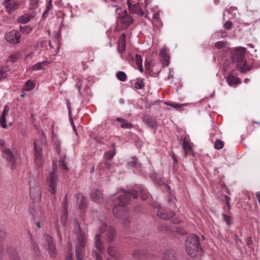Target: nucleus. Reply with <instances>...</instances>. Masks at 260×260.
<instances>
[{
	"instance_id": "f257e3e1",
	"label": "nucleus",
	"mask_w": 260,
	"mask_h": 260,
	"mask_svg": "<svg viewBox=\"0 0 260 260\" xmlns=\"http://www.w3.org/2000/svg\"><path fill=\"white\" fill-rule=\"evenodd\" d=\"M245 50L243 48H237L231 51V58L234 62L238 63L237 70L242 73L250 71L254 64H248L245 60Z\"/></svg>"
},
{
	"instance_id": "f03ea898",
	"label": "nucleus",
	"mask_w": 260,
	"mask_h": 260,
	"mask_svg": "<svg viewBox=\"0 0 260 260\" xmlns=\"http://www.w3.org/2000/svg\"><path fill=\"white\" fill-rule=\"evenodd\" d=\"M122 191L124 193V194L118 198L117 200L116 205L114 206L113 209V214L117 217H119L123 212V211L120 209L119 208L124 207L129 204L131 200V196H132L133 198L135 199L138 197V194L137 191L134 189H131L126 191L124 189H123Z\"/></svg>"
},
{
	"instance_id": "7ed1b4c3",
	"label": "nucleus",
	"mask_w": 260,
	"mask_h": 260,
	"mask_svg": "<svg viewBox=\"0 0 260 260\" xmlns=\"http://www.w3.org/2000/svg\"><path fill=\"white\" fill-rule=\"evenodd\" d=\"M74 233L76 234L77 239L75 246L76 257L77 260H82L83 250L86 242L87 235L85 232L81 230L79 224L75 226Z\"/></svg>"
},
{
	"instance_id": "20e7f679",
	"label": "nucleus",
	"mask_w": 260,
	"mask_h": 260,
	"mask_svg": "<svg viewBox=\"0 0 260 260\" xmlns=\"http://www.w3.org/2000/svg\"><path fill=\"white\" fill-rule=\"evenodd\" d=\"M185 246L188 254L192 258L197 257L199 250H202L199 237L194 234L190 235L186 238Z\"/></svg>"
},
{
	"instance_id": "39448f33",
	"label": "nucleus",
	"mask_w": 260,
	"mask_h": 260,
	"mask_svg": "<svg viewBox=\"0 0 260 260\" xmlns=\"http://www.w3.org/2000/svg\"><path fill=\"white\" fill-rule=\"evenodd\" d=\"M112 7H115L116 13L118 14L117 17V24L122 29L127 28L133 22V18L129 15L127 11L125 10L122 12L121 11V8L116 5H111Z\"/></svg>"
},
{
	"instance_id": "423d86ee",
	"label": "nucleus",
	"mask_w": 260,
	"mask_h": 260,
	"mask_svg": "<svg viewBox=\"0 0 260 260\" xmlns=\"http://www.w3.org/2000/svg\"><path fill=\"white\" fill-rule=\"evenodd\" d=\"M57 166L53 165L52 172L48 175L47 183L48 186V191L52 194H55L57 190L58 178L56 175Z\"/></svg>"
},
{
	"instance_id": "0eeeda50",
	"label": "nucleus",
	"mask_w": 260,
	"mask_h": 260,
	"mask_svg": "<svg viewBox=\"0 0 260 260\" xmlns=\"http://www.w3.org/2000/svg\"><path fill=\"white\" fill-rule=\"evenodd\" d=\"M45 240V246L51 257H55L57 255V250L53 238L47 234L43 235Z\"/></svg>"
},
{
	"instance_id": "6e6552de",
	"label": "nucleus",
	"mask_w": 260,
	"mask_h": 260,
	"mask_svg": "<svg viewBox=\"0 0 260 260\" xmlns=\"http://www.w3.org/2000/svg\"><path fill=\"white\" fill-rule=\"evenodd\" d=\"M29 185V192L31 198L35 202L40 201L41 197V192L38 183L35 182V180H30Z\"/></svg>"
},
{
	"instance_id": "1a4fd4ad",
	"label": "nucleus",
	"mask_w": 260,
	"mask_h": 260,
	"mask_svg": "<svg viewBox=\"0 0 260 260\" xmlns=\"http://www.w3.org/2000/svg\"><path fill=\"white\" fill-rule=\"evenodd\" d=\"M100 232L101 233H106V240L109 243H111L114 239L116 235L115 230L109 226L108 228L105 223H102L100 228Z\"/></svg>"
},
{
	"instance_id": "9d476101",
	"label": "nucleus",
	"mask_w": 260,
	"mask_h": 260,
	"mask_svg": "<svg viewBox=\"0 0 260 260\" xmlns=\"http://www.w3.org/2000/svg\"><path fill=\"white\" fill-rule=\"evenodd\" d=\"M34 150H35V162L37 166H40L43 162L42 146L40 143L39 140H36L34 142Z\"/></svg>"
},
{
	"instance_id": "9b49d317",
	"label": "nucleus",
	"mask_w": 260,
	"mask_h": 260,
	"mask_svg": "<svg viewBox=\"0 0 260 260\" xmlns=\"http://www.w3.org/2000/svg\"><path fill=\"white\" fill-rule=\"evenodd\" d=\"M21 35L20 33L16 30H13L5 34V38L7 42L12 44H18L20 42Z\"/></svg>"
},
{
	"instance_id": "f8f14e48",
	"label": "nucleus",
	"mask_w": 260,
	"mask_h": 260,
	"mask_svg": "<svg viewBox=\"0 0 260 260\" xmlns=\"http://www.w3.org/2000/svg\"><path fill=\"white\" fill-rule=\"evenodd\" d=\"M127 5L130 13L137 14L141 16H143L144 13L140 8L139 3H134L132 0H127Z\"/></svg>"
},
{
	"instance_id": "ddd939ff",
	"label": "nucleus",
	"mask_w": 260,
	"mask_h": 260,
	"mask_svg": "<svg viewBox=\"0 0 260 260\" xmlns=\"http://www.w3.org/2000/svg\"><path fill=\"white\" fill-rule=\"evenodd\" d=\"M11 0H5L3 5L5 6L6 11L10 14H12L18 8V5L16 3H9Z\"/></svg>"
},
{
	"instance_id": "4468645a",
	"label": "nucleus",
	"mask_w": 260,
	"mask_h": 260,
	"mask_svg": "<svg viewBox=\"0 0 260 260\" xmlns=\"http://www.w3.org/2000/svg\"><path fill=\"white\" fill-rule=\"evenodd\" d=\"M90 198L96 203H101L103 201V195L99 189H94L90 193Z\"/></svg>"
},
{
	"instance_id": "2eb2a0df",
	"label": "nucleus",
	"mask_w": 260,
	"mask_h": 260,
	"mask_svg": "<svg viewBox=\"0 0 260 260\" xmlns=\"http://www.w3.org/2000/svg\"><path fill=\"white\" fill-rule=\"evenodd\" d=\"M7 251L10 260H19L18 252L13 246H9Z\"/></svg>"
},
{
	"instance_id": "dca6fc26",
	"label": "nucleus",
	"mask_w": 260,
	"mask_h": 260,
	"mask_svg": "<svg viewBox=\"0 0 260 260\" xmlns=\"http://www.w3.org/2000/svg\"><path fill=\"white\" fill-rule=\"evenodd\" d=\"M157 215L160 218L166 220L172 218L175 215V212L173 211H170V212L159 211L157 212Z\"/></svg>"
},
{
	"instance_id": "f3484780",
	"label": "nucleus",
	"mask_w": 260,
	"mask_h": 260,
	"mask_svg": "<svg viewBox=\"0 0 260 260\" xmlns=\"http://www.w3.org/2000/svg\"><path fill=\"white\" fill-rule=\"evenodd\" d=\"M3 155L4 157L10 163H13L14 162V154L9 149L4 148Z\"/></svg>"
},
{
	"instance_id": "a211bd4d",
	"label": "nucleus",
	"mask_w": 260,
	"mask_h": 260,
	"mask_svg": "<svg viewBox=\"0 0 260 260\" xmlns=\"http://www.w3.org/2000/svg\"><path fill=\"white\" fill-rule=\"evenodd\" d=\"M52 141L53 143V144L55 146V149L57 152L58 154H59L60 152V144L61 142L58 139L57 135L54 133L53 131H52Z\"/></svg>"
},
{
	"instance_id": "6ab92c4d",
	"label": "nucleus",
	"mask_w": 260,
	"mask_h": 260,
	"mask_svg": "<svg viewBox=\"0 0 260 260\" xmlns=\"http://www.w3.org/2000/svg\"><path fill=\"white\" fill-rule=\"evenodd\" d=\"M162 260H177L175 253L173 249H168L165 252Z\"/></svg>"
},
{
	"instance_id": "aec40b11",
	"label": "nucleus",
	"mask_w": 260,
	"mask_h": 260,
	"mask_svg": "<svg viewBox=\"0 0 260 260\" xmlns=\"http://www.w3.org/2000/svg\"><path fill=\"white\" fill-rule=\"evenodd\" d=\"M161 61L164 65L168 66L169 63V56L167 54L166 49H162L159 53Z\"/></svg>"
},
{
	"instance_id": "412c9836",
	"label": "nucleus",
	"mask_w": 260,
	"mask_h": 260,
	"mask_svg": "<svg viewBox=\"0 0 260 260\" xmlns=\"http://www.w3.org/2000/svg\"><path fill=\"white\" fill-rule=\"evenodd\" d=\"M107 252L108 254L115 260H119V254L116 248L114 246H110L108 248Z\"/></svg>"
},
{
	"instance_id": "4be33fe9",
	"label": "nucleus",
	"mask_w": 260,
	"mask_h": 260,
	"mask_svg": "<svg viewBox=\"0 0 260 260\" xmlns=\"http://www.w3.org/2000/svg\"><path fill=\"white\" fill-rule=\"evenodd\" d=\"M226 80L228 84L230 86H232L233 85H236L241 82L240 81V79L239 78L236 77L235 76H233L232 74H231L228 76Z\"/></svg>"
},
{
	"instance_id": "5701e85b",
	"label": "nucleus",
	"mask_w": 260,
	"mask_h": 260,
	"mask_svg": "<svg viewBox=\"0 0 260 260\" xmlns=\"http://www.w3.org/2000/svg\"><path fill=\"white\" fill-rule=\"evenodd\" d=\"M144 86L145 84L144 83V79L143 78L136 79L133 85V87L135 89H143Z\"/></svg>"
},
{
	"instance_id": "b1692460",
	"label": "nucleus",
	"mask_w": 260,
	"mask_h": 260,
	"mask_svg": "<svg viewBox=\"0 0 260 260\" xmlns=\"http://www.w3.org/2000/svg\"><path fill=\"white\" fill-rule=\"evenodd\" d=\"M94 240L95 247L99 250V251L102 252L103 246L101 240L100 235L96 234L94 237Z\"/></svg>"
},
{
	"instance_id": "393cba45",
	"label": "nucleus",
	"mask_w": 260,
	"mask_h": 260,
	"mask_svg": "<svg viewBox=\"0 0 260 260\" xmlns=\"http://www.w3.org/2000/svg\"><path fill=\"white\" fill-rule=\"evenodd\" d=\"M127 166L129 168H138L140 167V164L137 157L133 156L127 161Z\"/></svg>"
},
{
	"instance_id": "a878e982",
	"label": "nucleus",
	"mask_w": 260,
	"mask_h": 260,
	"mask_svg": "<svg viewBox=\"0 0 260 260\" xmlns=\"http://www.w3.org/2000/svg\"><path fill=\"white\" fill-rule=\"evenodd\" d=\"M112 147L113 148L112 150H109L108 151H106L104 153V158L105 159H111L116 154V150L114 148L115 147V144L113 143L111 145Z\"/></svg>"
},
{
	"instance_id": "bb28decb",
	"label": "nucleus",
	"mask_w": 260,
	"mask_h": 260,
	"mask_svg": "<svg viewBox=\"0 0 260 260\" xmlns=\"http://www.w3.org/2000/svg\"><path fill=\"white\" fill-rule=\"evenodd\" d=\"M135 60L137 66L138 70L141 73L143 72V69L142 66V59L141 56L139 54H135V57L134 58Z\"/></svg>"
},
{
	"instance_id": "cd10ccee",
	"label": "nucleus",
	"mask_w": 260,
	"mask_h": 260,
	"mask_svg": "<svg viewBox=\"0 0 260 260\" xmlns=\"http://www.w3.org/2000/svg\"><path fill=\"white\" fill-rule=\"evenodd\" d=\"M49 62L47 61H43L41 62H38L32 67V71H38L42 70L45 66L48 64Z\"/></svg>"
},
{
	"instance_id": "c85d7f7f",
	"label": "nucleus",
	"mask_w": 260,
	"mask_h": 260,
	"mask_svg": "<svg viewBox=\"0 0 260 260\" xmlns=\"http://www.w3.org/2000/svg\"><path fill=\"white\" fill-rule=\"evenodd\" d=\"M143 120L149 127L153 128L156 125L155 121L152 118L145 116L143 118Z\"/></svg>"
},
{
	"instance_id": "c756f323",
	"label": "nucleus",
	"mask_w": 260,
	"mask_h": 260,
	"mask_svg": "<svg viewBox=\"0 0 260 260\" xmlns=\"http://www.w3.org/2000/svg\"><path fill=\"white\" fill-rule=\"evenodd\" d=\"M35 87V84L30 80H27L24 85L23 90L24 91H30Z\"/></svg>"
},
{
	"instance_id": "7c9ffc66",
	"label": "nucleus",
	"mask_w": 260,
	"mask_h": 260,
	"mask_svg": "<svg viewBox=\"0 0 260 260\" xmlns=\"http://www.w3.org/2000/svg\"><path fill=\"white\" fill-rule=\"evenodd\" d=\"M78 199H81V201L79 203V208L80 209H84L86 206V198L83 196L82 194L79 193L77 196Z\"/></svg>"
},
{
	"instance_id": "2f4dec72",
	"label": "nucleus",
	"mask_w": 260,
	"mask_h": 260,
	"mask_svg": "<svg viewBox=\"0 0 260 260\" xmlns=\"http://www.w3.org/2000/svg\"><path fill=\"white\" fill-rule=\"evenodd\" d=\"M139 191L140 196L142 200H145L148 198L149 193L145 188L141 187Z\"/></svg>"
},
{
	"instance_id": "473e14b6",
	"label": "nucleus",
	"mask_w": 260,
	"mask_h": 260,
	"mask_svg": "<svg viewBox=\"0 0 260 260\" xmlns=\"http://www.w3.org/2000/svg\"><path fill=\"white\" fill-rule=\"evenodd\" d=\"M144 252L142 250H136L133 251L132 254L135 259H141L144 254Z\"/></svg>"
},
{
	"instance_id": "72a5a7b5",
	"label": "nucleus",
	"mask_w": 260,
	"mask_h": 260,
	"mask_svg": "<svg viewBox=\"0 0 260 260\" xmlns=\"http://www.w3.org/2000/svg\"><path fill=\"white\" fill-rule=\"evenodd\" d=\"M62 206L64 210V215H63L61 217V220H62L63 218H64V220H66L67 218V196H66L64 197L62 202Z\"/></svg>"
},
{
	"instance_id": "f704fd0d",
	"label": "nucleus",
	"mask_w": 260,
	"mask_h": 260,
	"mask_svg": "<svg viewBox=\"0 0 260 260\" xmlns=\"http://www.w3.org/2000/svg\"><path fill=\"white\" fill-rule=\"evenodd\" d=\"M32 235L30 234V238L31 239V242L32 246L33 247L34 251L35 253V255L37 257L39 256L40 251L38 245L35 243V242L32 239Z\"/></svg>"
},
{
	"instance_id": "c9c22d12",
	"label": "nucleus",
	"mask_w": 260,
	"mask_h": 260,
	"mask_svg": "<svg viewBox=\"0 0 260 260\" xmlns=\"http://www.w3.org/2000/svg\"><path fill=\"white\" fill-rule=\"evenodd\" d=\"M117 78L121 81H125L126 80L127 76L125 73L122 71H118L116 73Z\"/></svg>"
},
{
	"instance_id": "e433bc0d",
	"label": "nucleus",
	"mask_w": 260,
	"mask_h": 260,
	"mask_svg": "<svg viewBox=\"0 0 260 260\" xmlns=\"http://www.w3.org/2000/svg\"><path fill=\"white\" fill-rule=\"evenodd\" d=\"M224 146V142L220 139L216 140L214 147L215 149L220 150Z\"/></svg>"
},
{
	"instance_id": "4c0bfd02",
	"label": "nucleus",
	"mask_w": 260,
	"mask_h": 260,
	"mask_svg": "<svg viewBox=\"0 0 260 260\" xmlns=\"http://www.w3.org/2000/svg\"><path fill=\"white\" fill-rule=\"evenodd\" d=\"M8 71L7 67L0 68V81L6 78Z\"/></svg>"
},
{
	"instance_id": "58836bf2",
	"label": "nucleus",
	"mask_w": 260,
	"mask_h": 260,
	"mask_svg": "<svg viewBox=\"0 0 260 260\" xmlns=\"http://www.w3.org/2000/svg\"><path fill=\"white\" fill-rule=\"evenodd\" d=\"M52 0H49L47 3L46 10L43 13L42 17L45 18L47 16L48 12L52 8Z\"/></svg>"
},
{
	"instance_id": "ea45409f",
	"label": "nucleus",
	"mask_w": 260,
	"mask_h": 260,
	"mask_svg": "<svg viewBox=\"0 0 260 260\" xmlns=\"http://www.w3.org/2000/svg\"><path fill=\"white\" fill-rule=\"evenodd\" d=\"M222 217L228 226H230L233 223V217L232 216L222 214Z\"/></svg>"
},
{
	"instance_id": "a19ab883",
	"label": "nucleus",
	"mask_w": 260,
	"mask_h": 260,
	"mask_svg": "<svg viewBox=\"0 0 260 260\" xmlns=\"http://www.w3.org/2000/svg\"><path fill=\"white\" fill-rule=\"evenodd\" d=\"M183 149L192 150L191 143L187 141L186 138H184L183 140Z\"/></svg>"
},
{
	"instance_id": "79ce46f5",
	"label": "nucleus",
	"mask_w": 260,
	"mask_h": 260,
	"mask_svg": "<svg viewBox=\"0 0 260 260\" xmlns=\"http://www.w3.org/2000/svg\"><path fill=\"white\" fill-rule=\"evenodd\" d=\"M20 31L24 34H28L32 30L31 28L29 25H25L24 26L20 25Z\"/></svg>"
},
{
	"instance_id": "37998d69",
	"label": "nucleus",
	"mask_w": 260,
	"mask_h": 260,
	"mask_svg": "<svg viewBox=\"0 0 260 260\" xmlns=\"http://www.w3.org/2000/svg\"><path fill=\"white\" fill-rule=\"evenodd\" d=\"M39 0H29V8L31 10L36 9L39 6Z\"/></svg>"
},
{
	"instance_id": "c03bdc74",
	"label": "nucleus",
	"mask_w": 260,
	"mask_h": 260,
	"mask_svg": "<svg viewBox=\"0 0 260 260\" xmlns=\"http://www.w3.org/2000/svg\"><path fill=\"white\" fill-rule=\"evenodd\" d=\"M151 179L156 184H160L162 182L159 176L156 174H153L151 176Z\"/></svg>"
},
{
	"instance_id": "a18cd8bd",
	"label": "nucleus",
	"mask_w": 260,
	"mask_h": 260,
	"mask_svg": "<svg viewBox=\"0 0 260 260\" xmlns=\"http://www.w3.org/2000/svg\"><path fill=\"white\" fill-rule=\"evenodd\" d=\"M226 44V42L223 41H218L215 44V47L218 49H220L225 47Z\"/></svg>"
},
{
	"instance_id": "49530a36",
	"label": "nucleus",
	"mask_w": 260,
	"mask_h": 260,
	"mask_svg": "<svg viewBox=\"0 0 260 260\" xmlns=\"http://www.w3.org/2000/svg\"><path fill=\"white\" fill-rule=\"evenodd\" d=\"M17 21L19 23H26L28 22H29L28 17H27V16H26L25 14L19 17L17 19Z\"/></svg>"
},
{
	"instance_id": "de8ad7c7",
	"label": "nucleus",
	"mask_w": 260,
	"mask_h": 260,
	"mask_svg": "<svg viewBox=\"0 0 260 260\" xmlns=\"http://www.w3.org/2000/svg\"><path fill=\"white\" fill-rule=\"evenodd\" d=\"M120 127L122 128L131 129L133 127V124L131 123L128 122L126 120L121 124Z\"/></svg>"
},
{
	"instance_id": "09e8293b",
	"label": "nucleus",
	"mask_w": 260,
	"mask_h": 260,
	"mask_svg": "<svg viewBox=\"0 0 260 260\" xmlns=\"http://www.w3.org/2000/svg\"><path fill=\"white\" fill-rule=\"evenodd\" d=\"M66 156H64L62 158L60 159L59 161V166L62 168V169L67 170H68V167L64 162V158Z\"/></svg>"
},
{
	"instance_id": "8fccbe9b",
	"label": "nucleus",
	"mask_w": 260,
	"mask_h": 260,
	"mask_svg": "<svg viewBox=\"0 0 260 260\" xmlns=\"http://www.w3.org/2000/svg\"><path fill=\"white\" fill-rule=\"evenodd\" d=\"M167 105H169L172 107H173L176 109L181 108L182 106H185V104H179L177 103H166Z\"/></svg>"
},
{
	"instance_id": "3c124183",
	"label": "nucleus",
	"mask_w": 260,
	"mask_h": 260,
	"mask_svg": "<svg viewBox=\"0 0 260 260\" xmlns=\"http://www.w3.org/2000/svg\"><path fill=\"white\" fill-rule=\"evenodd\" d=\"M18 58L19 55L18 54H13L9 57L8 60L11 62H14L16 61Z\"/></svg>"
},
{
	"instance_id": "603ef678",
	"label": "nucleus",
	"mask_w": 260,
	"mask_h": 260,
	"mask_svg": "<svg viewBox=\"0 0 260 260\" xmlns=\"http://www.w3.org/2000/svg\"><path fill=\"white\" fill-rule=\"evenodd\" d=\"M118 44L126 45L125 42V34L123 33L118 39Z\"/></svg>"
},
{
	"instance_id": "864d4df0",
	"label": "nucleus",
	"mask_w": 260,
	"mask_h": 260,
	"mask_svg": "<svg viewBox=\"0 0 260 260\" xmlns=\"http://www.w3.org/2000/svg\"><path fill=\"white\" fill-rule=\"evenodd\" d=\"M232 22L231 20H227L223 24V27L228 30H230L232 28Z\"/></svg>"
},
{
	"instance_id": "5fc2aeb1",
	"label": "nucleus",
	"mask_w": 260,
	"mask_h": 260,
	"mask_svg": "<svg viewBox=\"0 0 260 260\" xmlns=\"http://www.w3.org/2000/svg\"><path fill=\"white\" fill-rule=\"evenodd\" d=\"M5 256V251L3 245L0 244V260L3 259Z\"/></svg>"
},
{
	"instance_id": "6e6d98bb",
	"label": "nucleus",
	"mask_w": 260,
	"mask_h": 260,
	"mask_svg": "<svg viewBox=\"0 0 260 260\" xmlns=\"http://www.w3.org/2000/svg\"><path fill=\"white\" fill-rule=\"evenodd\" d=\"M82 86V81L80 79H78L77 80V82L76 84V87L78 88L79 93L80 95L81 94V88Z\"/></svg>"
},
{
	"instance_id": "4d7b16f0",
	"label": "nucleus",
	"mask_w": 260,
	"mask_h": 260,
	"mask_svg": "<svg viewBox=\"0 0 260 260\" xmlns=\"http://www.w3.org/2000/svg\"><path fill=\"white\" fill-rule=\"evenodd\" d=\"M92 256L95 260H102L101 255H100L99 254L94 250L92 251Z\"/></svg>"
},
{
	"instance_id": "13d9d810",
	"label": "nucleus",
	"mask_w": 260,
	"mask_h": 260,
	"mask_svg": "<svg viewBox=\"0 0 260 260\" xmlns=\"http://www.w3.org/2000/svg\"><path fill=\"white\" fill-rule=\"evenodd\" d=\"M0 123H1V126L3 128H6L7 127L6 121V117L5 116H3L1 115V119H0Z\"/></svg>"
},
{
	"instance_id": "bf43d9fd",
	"label": "nucleus",
	"mask_w": 260,
	"mask_h": 260,
	"mask_svg": "<svg viewBox=\"0 0 260 260\" xmlns=\"http://www.w3.org/2000/svg\"><path fill=\"white\" fill-rule=\"evenodd\" d=\"M224 200L226 202L228 210H230L231 208L230 204V201L231 200L230 198L226 195H224Z\"/></svg>"
},
{
	"instance_id": "052dcab7",
	"label": "nucleus",
	"mask_w": 260,
	"mask_h": 260,
	"mask_svg": "<svg viewBox=\"0 0 260 260\" xmlns=\"http://www.w3.org/2000/svg\"><path fill=\"white\" fill-rule=\"evenodd\" d=\"M105 165L109 170H110L113 167V164L111 159H105Z\"/></svg>"
},
{
	"instance_id": "680f3d73",
	"label": "nucleus",
	"mask_w": 260,
	"mask_h": 260,
	"mask_svg": "<svg viewBox=\"0 0 260 260\" xmlns=\"http://www.w3.org/2000/svg\"><path fill=\"white\" fill-rule=\"evenodd\" d=\"M25 15L27 16V17H28V21H29L30 20L34 18L36 16V13L35 12H32L31 13H25Z\"/></svg>"
},
{
	"instance_id": "e2e57ef3",
	"label": "nucleus",
	"mask_w": 260,
	"mask_h": 260,
	"mask_svg": "<svg viewBox=\"0 0 260 260\" xmlns=\"http://www.w3.org/2000/svg\"><path fill=\"white\" fill-rule=\"evenodd\" d=\"M118 49L120 53H122L125 49V45L118 44Z\"/></svg>"
},
{
	"instance_id": "0e129e2a",
	"label": "nucleus",
	"mask_w": 260,
	"mask_h": 260,
	"mask_svg": "<svg viewBox=\"0 0 260 260\" xmlns=\"http://www.w3.org/2000/svg\"><path fill=\"white\" fill-rule=\"evenodd\" d=\"M9 107L8 106H5L4 107V110L3 111V112H2V116H5L6 117V115L7 114V113H8L9 111Z\"/></svg>"
},
{
	"instance_id": "69168bd1",
	"label": "nucleus",
	"mask_w": 260,
	"mask_h": 260,
	"mask_svg": "<svg viewBox=\"0 0 260 260\" xmlns=\"http://www.w3.org/2000/svg\"><path fill=\"white\" fill-rule=\"evenodd\" d=\"M172 158L173 159V164H177V162H178L177 157V156L175 154L173 153L172 154Z\"/></svg>"
},
{
	"instance_id": "338daca9",
	"label": "nucleus",
	"mask_w": 260,
	"mask_h": 260,
	"mask_svg": "<svg viewBox=\"0 0 260 260\" xmlns=\"http://www.w3.org/2000/svg\"><path fill=\"white\" fill-rule=\"evenodd\" d=\"M66 104H67V107L68 109L69 113L70 114L71 112V107H70V101L69 100H67Z\"/></svg>"
},
{
	"instance_id": "774afa93",
	"label": "nucleus",
	"mask_w": 260,
	"mask_h": 260,
	"mask_svg": "<svg viewBox=\"0 0 260 260\" xmlns=\"http://www.w3.org/2000/svg\"><path fill=\"white\" fill-rule=\"evenodd\" d=\"M153 18L156 21H159V13H156L153 15Z\"/></svg>"
}]
</instances>
